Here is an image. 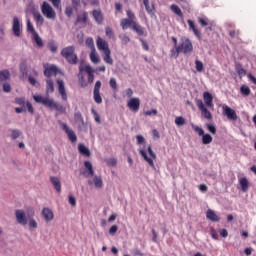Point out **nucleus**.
<instances>
[{"label": "nucleus", "mask_w": 256, "mask_h": 256, "mask_svg": "<svg viewBox=\"0 0 256 256\" xmlns=\"http://www.w3.org/2000/svg\"><path fill=\"white\" fill-rule=\"evenodd\" d=\"M179 53H183L184 55H189V53H193V42L191 39L183 36L180 39V43L176 46L175 57H179Z\"/></svg>", "instance_id": "1"}, {"label": "nucleus", "mask_w": 256, "mask_h": 256, "mask_svg": "<svg viewBox=\"0 0 256 256\" xmlns=\"http://www.w3.org/2000/svg\"><path fill=\"white\" fill-rule=\"evenodd\" d=\"M36 103H41L44 107H49L50 109H55L56 111H63V105L55 102L53 99L43 96H33Z\"/></svg>", "instance_id": "2"}, {"label": "nucleus", "mask_w": 256, "mask_h": 256, "mask_svg": "<svg viewBox=\"0 0 256 256\" xmlns=\"http://www.w3.org/2000/svg\"><path fill=\"white\" fill-rule=\"evenodd\" d=\"M15 217L19 225H27L29 223L30 227H33V221L31 220V212L25 209L15 210Z\"/></svg>", "instance_id": "3"}, {"label": "nucleus", "mask_w": 256, "mask_h": 256, "mask_svg": "<svg viewBox=\"0 0 256 256\" xmlns=\"http://www.w3.org/2000/svg\"><path fill=\"white\" fill-rule=\"evenodd\" d=\"M61 55L64 59H66L69 65H77L79 59L77 58V54H75V46H67L61 50Z\"/></svg>", "instance_id": "4"}, {"label": "nucleus", "mask_w": 256, "mask_h": 256, "mask_svg": "<svg viewBox=\"0 0 256 256\" xmlns=\"http://www.w3.org/2000/svg\"><path fill=\"white\" fill-rule=\"evenodd\" d=\"M147 151H148L150 157L147 156ZM139 154L141 155V157H143L144 161H146V163H148V165L150 167H152V169H155V162L154 161H155V159H157V154H155L153 152V148L151 147V145H149L147 147V150L141 149L139 151Z\"/></svg>", "instance_id": "5"}, {"label": "nucleus", "mask_w": 256, "mask_h": 256, "mask_svg": "<svg viewBox=\"0 0 256 256\" xmlns=\"http://www.w3.org/2000/svg\"><path fill=\"white\" fill-rule=\"evenodd\" d=\"M41 13L46 17V19H49L50 21H55V19H57V12H55V9H53V6L48 2L42 3Z\"/></svg>", "instance_id": "6"}, {"label": "nucleus", "mask_w": 256, "mask_h": 256, "mask_svg": "<svg viewBox=\"0 0 256 256\" xmlns=\"http://www.w3.org/2000/svg\"><path fill=\"white\" fill-rule=\"evenodd\" d=\"M12 33L15 37H21L23 35V24L17 16L12 20Z\"/></svg>", "instance_id": "7"}, {"label": "nucleus", "mask_w": 256, "mask_h": 256, "mask_svg": "<svg viewBox=\"0 0 256 256\" xmlns=\"http://www.w3.org/2000/svg\"><path fill=\"white\" fill-rule=\"evenodd\" d=\"M60 127L66 133V135L71 143H77V134H75V131H73L71 128H69L67 123H63V122L60 123Z\"/></svg>", "instance_id": "8"}, {"label": "nucleus", "mask_w": 256, "mask_h": 256, "mask_svg": "<svg viewBox=\"0 0 256 256\" xmlns=\"http://www.w3.org/2000/svg\"><path fill=\"white\" fill-rule=\"evenodd\" d=\"M93 97H94L95 103H97L98 105H101V103H103V98L101 97V81L100 80L96 81L94 85Z\"/></svg>", "instance_id": "9"}, {"label": "nucleus", "mask_w": 256, "mask_h": 256, "mask_svg": "<svg viewBox=\"0 0 256 256\" xmlns=\"http://www.w3.org/2000/svg\"><path fill=\"white\" fill-rule=\"evenodd\" d=\"M26 13V21H27V29L30 33H33V25L31 24V17H33V3L30 2L25 10Z\"/></svg>", "instance_id": "10"}, {"label": "nucleus", "mask_w": 256, "mask_h": 256, "mask_svg": "<svg viewBox=\"0 0 256 256\" xmlns=\"http://www.w3.org/2000/svg\"><path fill=\"white\" fill-rule=\"evenodd\" d=\"M196 105H197L198 109L201 111L204 119H207L208 121H211V119H213V114H211V112L209 110H207V107L203 103V100H198Z\"/></svg>", "instance_id": "11"}, {"label": "nucleus", "mask_w": 256, "mask_h": 256, "mask_svg": "<svg viewBox=\"0 0 256 256\" xmlns=\"http://www.w3.org/2000/svg\"><path fill=\"white\" fill-rule=\"evenodd\" d=\"M57 73H59V69L55 65H44V75L47 79H51V77H57Z\"/></svg>", "instance_id": "12"}, {"label": "nucleus", "mask_w": 256, "mask_h": 256, "mask_svg": "<svg viewBox=\"0 0 256 256\" xmlns=\"http://www.w3.org/2000/svg\"><path fill=\"white\" fill-rule=\"evenodd\" d=\"M223 115L227 116L230 121H237L238 116L235 110L227 105L222 107Z\"/></svg>", "instance_id": "13"}, {"label": "nucleus", "mask_w": 256, "mask_h": 256, "mask_svg": "<svg viewBox=\"0 0 256 256\" xmlns=\"http://www.w3.org/2000/svg\"><path fill=\"white\" fill-rule=\"evenodd\" d=\"M127 107L130 111L137 113L141 107V100L139 98H131L127 103Z\"/></svg>", "instance_id": "14"}, {"label": "nucleus", "mask_w": 256, "mask_h": 256, "mask_svg": "<svg viewBox=\"0 0 256 256\" xmlns=\"http://www.w3.org/2000/svg\"><path fill=\"white\" fill-rule=\"evenodd\" d=\"M96 45H97V49L99 51H102V53H104L105 51H109V43H107V41L101 37H98L96 40Z\"/></svg>", "instance_id": "15"}, {"label": "nucleus", "mask_w": 256, "mask_h": 256, "mask_svg": "<svg viewBox=\"0 0 256 256\" xmlns=\"http://www.w3.org/2000/svg\"><path fill=\"white\" fill-rule=\"evenodd\" d=\"M31 70V67L27 66V63H22L20 65V71L23 75V77H28V81L31 85H33V77L29 75V71Z\"/></svg>", "instance_id": "16"}, {"label": "nucleus", "mask_w": 256, "mask_h": 256, "mask_svg": "<svg viewBox=\"0 0 256 256\" xmlns=\"http://www.w3.org/2000/svg\"><path fill=\"white\" fill-rule=\"evenodd\" d=\"M74 121L78 124L79 131H82L83 127H85V120L83 119V114H81L79 111L75 112Z\"/></svg>", "instance_id": "17"}, {"label": "nucleus", "mask_w": 256, "mask_h": 256, "mask_svg": "<svg viewBox=\"0 0 256 256\" xmlns=\"http://www.w3.org/2000/svg\"><path fill=\"white\" fill-rule=\"evenodd\" d=\"M58 92L64 101H67V90H65V82L63 80H57Z\"/></svg>", "instance_id": "18"}, {"label": "nucleus", "mask_w": 256, "mask_h": 256, "mask_svg": "<svg viewBox=\"0 0 256 256\" xmlns=\"http://www.w3.org/2000/svg\"><path fill=\"white\" fill-rule=\"evenodd\" d=\"M84 167L87 169L86 171L82 172L84 177H93V175H95V170H93V164H91V162L85 161Z\"/></svg>", "instance_id": "19"}, {"label": "nucleus", "mask_w": 256, "mask_h": 256, "mask_svg": "<svg viewBox=\"0 0 256 256\" xmlns=\"http://www.w3.org/2000/svg\"><path fill=\"white\" fill-rule=\"evenodd\" d=\"M188 26L190 31H193L195 37L197 39H201V31L197 28V25H195V22L193 20H187Z\"/></svg>", "instance_id": "20"}, {"label": "nucleus", "mask_w": 256, "mask_h": 256, "mask_svg": "<svg viewBox=\"0 0 256 256\" xmlns=\"http://www.w3.org/2000/svg\"><path fill=\"white\" fill-rule=\"evenodd\" d=\"M15 102L17 103V105H21V107H26L29 113H33V106H31L29 101H26L25 98H16Z\"/></svg>", "instance_id": "21"}, {"label": "nucleus", "mask_w": 256, "mask_h": 256, "mask_svg": "<svg viewBox=\"0 0 256 256\" xmlns=\"http://www.w3.org/2000/svg\"><path fill=\"white\" fill-rule=\"evenodd\" d=\"M42 215L45 219L46 223H49V221H53L55 215L53 214V210L49 209V208H44L42 210Z\"/></svg>", "instance_id": "22"}, {"label": "nucleus", "mask_w": 256, "mask_h": 256, "mask_svg": "<svg viewBox=\"0 0 256 256\" xmlns=\"http://www.w3.org/2000/svg\"><path fill=\"white\" fill-rule=\"evenodd\" d=\"M93 19L98 23V25H101L103 23V12H101V9H96L92 11Z\"/></svg>", "instance_id": "23"}, {"label": "nucleus", "mask_w": 256, "mask_h": 256, "mask_svg": "<svg viewBox=\"0 0 256 256\" xmlns=\"http://www.w3.org/2000/svg\"><path fill=\"white\" fill-rule=\"evenodd\" d=\"M206 218L209 219V221H213L214 223L221 221V218L217 214H215V211L211 209L207 210Z\"/></svg>", "instance_id": "24"}, {"label": "nucleus", "mask_w": 256, "mask_h": 256, "mask_svg": "<svg viewBox=\"0 0 256 256\" xmlns=\"http://www.w3.org/2000/svg\"><path fill=\"white\" fill-rule=\"evenodd\" d=\"M137 21L129 20L128 18H123L120 21V27H122L123 31L125 29H129V27H133Z\"/></svg>", "instance_id": "25"}, {"label": "nucleus", "mask_w": 256, "mask_h": 256, "mask_svg": "<svg viewBox=\"0 0 256 256\" xmlns=\"http://www.w3.org/2000/svg\"><path fill=\"white\" fill-rule=\"evenodd\" d=\"M87 21H89V13L83 12L79 14L76 18V25L82 23L83 25H87Z\"/></svg>", "instance_id": "26"}, {"label": "nucleus", "mask_w": 256, "mask_h": 256, "mask_svg": "<svg viewBox=\"0 0 256 256\" xmlns=\"http://www.w3.org/2000/svg\"><path fill=\"white\" fill-rule=\"evenodd\" d=\"M33 40L36 43V47H38V49H43V47H45L43 39L39 37V34L35 30L33 31Z\"/></svg>", "instance_id": "27"}, {"label": "nucleus", "mask_w": 256, "mask_h": 256, "mask_svg": "<svg viewBox=\"0 0 256 256\" xmlns=\"http://www.w3.org/2000/svg\"><path fill=\"white\" fill-rule=\"evenodd\" d=\"M203 99H204L205 105L212 109V107H213V95H211V93H209V92H204L203 93Z\"/></svg>", "instance_id": "28"}, {"label": "nucleus", "mask_w": 256, "mask_h": 256, "mask_svg": "<svg viewBox=\"0 0 256 256\" xmlns=\"http://www.w3.org/2000/svg\"><path fill=\"white\" fill-rule=\"evenodd\" d=\"M50 181L52 185L55 187V190L57 191V193H61V180H59V178L55 176H51Z\"/></svg>", "instance_id": "29"}, {"label": "nucleus", "mask_w": 256, "mask_h": 256, "mask_svg": "<svg viewBox=\"0 0 256 256\" xmlns=\"http://www.w3.org/2000/svg\"><path fill=\"white\" fill-rule=\"evenodd\" d=\"M55 91V85L53 83V79L47 78L46 79V95H49V93H54Z\"/></svg>", "instance_id": "30"}, {"label": "nucleus", "mask_w": 256, "mask_h": 256, "mask_svg": "<svg viewBox=\"0 0 256 256\" xmlns=\"http://www.w3.org/2000/svg\"><path fill=\"white\" fill-rule=\"evenodd\" d=\"M103 61L107 63V65H113V58H111V49L102 52Z\"/></svg>", "instance_id": "31"}, {"label": "nucleus", "mask_w": 256, "mask_h": 256, "mask_svg": "<svg viewBox=\"0 0 256 256\" xmlns=\"http://www.w3.org/2000/svg\"><path fill=\"white\" fill-rule=\"evenodd\" d=\"M78 151L81 155H84V157H91V151L84 144L78 145Z\"/></svg>", "instance_id": "32"}, {"label": "nucleus", "mask_w": 256, "mask_h": 256, "mask_svg": "<svg viewBox=\"0 0 256 256\" xmlns=\"http://www.w3.org/2000/svg\"><path fill=\"white\" fill-rule=\"evenodd\" d=\"M84 71L88 75V83L89 84L93 83V81H95V75L93 74V68H91V66H86L84 68Z\"/></svg>", "instance_id": "33"}, {"label": "nucleus", "mask_w": 256, "mask_h": 256, "mask_svg": "<svg viewBox=\"0 0 256 256\" xmlns=\"http://www.w3.org/2000/svg\"><path fill=\"white\" fill-rule=\"evenodd\" d=\"M11 78V73L9 70H1L0 71V83H5V81H9Z\"/></svg>", "instance_id": "34"}, {"label": "nucleus", "mask_w": 256, "mask_h": 256, "mask_svg": "<svg viewBox=\"0 0 256 256\" xmlns=\"http://www.w3.org/2000/svg\"><path fill=\"white\" fill-rule=\"evenodd\" d=\"M33 15H34V19L36 21V25L38 27H41V25H43V23H45V18H43V16L39 12H34Z\"/></svg>", "instance_id": "35"}, {"label": "nucleus", "mask_w": 256, "mask_h": 256, "mask_svg": "<svg viewBox=\"0 0 256 256\" xmlns=\"http://www.w3.org/2000/svg\"><path fill=\"white\" fill-rule=\"evenodd\" d=\"M21 135H23V132H21V130H19V129H11L10 130V139H12L13 141H15L16 139H19V137H21Z\"/></svg>", "instance_id": "36"}, {"label": "nucleus", "mask_w": 256, "mask_h": 256, "mask_svg": "<svg viewBox=\"0 0 256 256\" xmlns=\"http://www.w3.org/2000/svg\"><path fill=\"white\" fill-rule=\"evenodd\" d=\"M242 191L245 193L249 191V180L246 177H243L239 180Z\"/></svg>", "instance_id": "37"}, {"label": "nucleus", "mask_w": 256, "mask_h": 256, "mask_svg": "<svg viewBox=\"0 0 256 256\" xmlns=\"http://www.w3.org/2000/svg\"><path fill=\"white\" fill-rule=\"evenodd\" d=\"M133 31H135L138 35H145V28H143L141 25L134 23L132 26Z\"/></svg>", "instance_id": "38"}, {"label": "nucleus", "mask_w": 256, "mask_h": 256, "mask_svg": "<svg viewBox=\"0 0 256 256\" xmlns=\"http://www.w3.org/2000/svg\"><path fill=\"white\" fill-rule=\"evenodd\" d=\"M170 9L172 12L175 13V15H177L178 17L183 18V12L181 11V8H179V6H177V4H172L170 6Z\"/></svg>", "instance_id": "39"}, {"label": "nucleus", "mask_w": 256, "mask_h": 256, "mask_svg": "<svg viewBox=\"0 0 256 256\" xmlns=\"http://www.w3.org/2000/svg\"><path fill=\"white\" fill-rule=\"evenodd\" d=\"M93 183L96 189H101V187H103V179L101 178V176H94Z\"/></svg>", "instance_id": "40"}, {"label": "nucleus", "mask_w": 256, "mask_h": 256, "mask_svg": "<svg viewBox=\"0 0 256 256\" xmlns=\"http://www.w3.org/2000/svg\"><path fill=\"white\" fill-rule=\"evenodd\" d=\"M90 60L92 63H99V55L97 54V50L93 48L90 52Z\"/></svg>", "instance_id": "41"}, {"label": "nucleus", "mask_w": 256, "mask_h": 256, "mask_svg": "<svg viewBox=\"0 0 256 256\" xmlns=\"http://www.w3.org/2000/svg\"><path fill=\"white\" fill-rule=\"evenodd\" d=\"M202 143L203 145H209L210 143H213V137L211 134H204L202 136Z\"/></svg>", "instance_id": "42"}, {"label": "nucleus", "mask_w": 256, "mask_h": 256, "mask_svg": "<svg viewBox=\"0 0 256 256\" xmlns=\"http://www.w3.org/2000/svg\"><path fill=\"white\" fill-rule=\"evenodd\" d=\"M240 93L245 95V97H249V95H251V89L247 85H242L240 88Z\"/></svg>", "instance_id": "43"}, {"label": "nucleus", "mask_w": 256, "mask_h": 256, "mask_svg": "<svg viewBox=\"0 0 256 256\" xmlns=\"http://www.w3.org/2000/svg\"><path fill=\"white\" fill-rule=\"evenodd\" d=\"M198 23H200L202 27H207L208 25H211V23H209V18L207 17H198Z\"/></svg>", "instance_id": "44"}, {"label": "nucleus", "mask_w": 256, "mask_h": 256, "mask_svg": "<svg viewBox=\"0 0 256 256\" xmlns=\"http://www.w3.org/2000/svg\"><path fill=\"white\" fill-rule=\"evenodd\" d=\"M192 129L195 131V133L199 135V137H202L205 134V131L203 130V128L195 124H192Z\"/></svg>", "instance_id": "45"}, {"label": "nucleus", "mask_w": 256, "mask_h": 256, "mask_svg": "<svg viewBox=\"0 0 256 256\" xmlns=\"http://www.w3.org/2000/svg\"><path fill=\"white\" fill-rule=\"evenodd\" d=\"M79 83H80V87H82L83 89H85V87H87V85H89V83L87 81H85V76H83V74L79 73Z\"/></svg>", "instance_id": "46"}, {"label": "nucleus", "mask_w": 256, "mask_h": 256, "mask_svg": "<svg viewBox=\"0 0 256 256\" xmlns=\"http://www.w3.org/2000/svg\"><path fill=\"white\" fill-rule=\"evenodd\" d=\"M206 127H207V130L209 131V133H212V135L217 134V128L213 124L208 123V124H206Z\"/></svg>", "instance_id": "47"}, {"label": "nucleus", "mask_w": 256, "mask_h": 256, "mask_svg": "<svg viewBox=\"0 0 256 256\" xmlns=\"http://www.w3.org/2000/svg\"><path fill=\"white\" fill-rule=\"evenodd\" d=\"M52 3L54 9L61 11V0H49Z\"/></svg>", "instance_id": "48"}, {"label": "nucleus", "mask_w": 256, "mask_h": 256, "mask_svg": "<svg viewBox=\"0 0 256 256\" xmlns=\"http://www.w3.org/2000/svg\"><path fill=\"white\" fill-rule=\"evenodd\" d=\"M85 44L91 49V51L95 49V42L93 41V38H87Z\"/></svg>", "instance_id": "49"}, {"label": "nucleus", "mask_w": 256, "mask_h": 256, "mask_svg": "<svg viewBox=\"0 0 256 256\" xmlns=\"http://www.w3.org/2000/svg\"><path fill=\"white\" fill-rule=\"evenodd\" d=\"M119 39H121V41L124 45H127V43H129V41H131V38H129V36H127L126 34H120Z\"/></svg>", "instance_id": "50"}, {"label": "nucleus", "mask_w": 256, "mask_h": 256, "mask_svg": "<svg viewBox=\"0 0 256 256\" xmlns=\"http://www.w3.org/2000/svg\"><path fill=\"white\" fill-rule=\"evenodd\" d=\"M106 37H109V39H113L115 33H113V28L106 27L105 28Z\"/></svg>", "instance_id": "51"}, {"label": "nucleus", "mask_w": 256, "mask_h": 256, "mask_svg": "<svg viewBox=\"0 0 256 256\" xmlns=\"http://www.w3.org/2000/svg\"><path fill=\"white\" fill-rule=\"evenodd\" d=\"M175 123H176V125L181 127V126L185 125V118H183L182 116H178L175 118Z\"/></svg>", "instance_id": "52"}, {"label": "nucleus", "mask_w": 256, "mask_h": 256, "mask_svg": "<svg viewBox=\"0 0 256 256\" xmlns=\"http://www.w3.org/2000/svg\"><path fill=\"white\" fill-rule=\"evenodd\" d=\"M109 85L113 91H117V79L111 78L109 81Z\"/></svg>", "instance_id": "53"}, {"label": "nucleus", "mask_w": 256, "mask_h": 256, "mask_svg": "<svg viewBox=\"0 0 256 256\" xmlns=\"http://www.w3.org/2000/svg\"><path fill=\"white\" fill-rule=\"evenodd\" d=\"M48 47L52 53H57V44L55 42H49Z\"/></svg>", "instance_id": "54"}, {"label": "nucleus", "mask_w": 256, "mask_h": 256, "mask_svg": "<svg viewBox=\"0 0 256 256\" xmlns=\"http://www.w3.org/2000/svg\"><path fill=\"white\" fill-rule=\"evenodd\" d=\"M195 65H196V70L201 73V71H203V62L196 60L195 61Z\"/></svg>", "instance_id": "55"}, {"label": "nucleus", "mask_w": 256, "mask_h": 256, "mask_svg": "<svg viewBox=\"0 0 256 256\" xmlns=\"http://www.w3.org/2000/svg\"><path fill=\"white\" fill-rule=\"evenodd\" d=\"M127 19H129L130 21H136V17H135V13H133V11L131 10H127Z\"/></svg>", "instance_id": "56"}, {"label": "nucleus", "mask_w": 256, "mask_h": 256, "mask_svg": "<svg viewBox=\"0 0 256 256\" xmlns=\"http://www.w3.org/2000/svg\"><path fill=\"white\" fill-rule=\"evenodd\" d=\"M2 89L4 91V93H11V84L9 83H4L2 86Z\"/></svg>", "instance_id": "57"}, {"label": "nucleus", "mask_w": 256, "mask_h": 256, "mask_svg": "<svg viewBox=\"0 0 256 256\" xmlns=\"http://www.w3.org/2000/svg\"><path fill=\"white\" fill-rule=\"evenodd\" d=\"M117 231H119V226L113 225L109 229V234L110 235H115V233H117Z\"/></svg>", "instance_id": "58"}, {"label": "nucleus", "mask_w": 256, "mask_h": 256, "mask_svg": "<svg viewBox=\"0 0 256 256\" xmlns=\"http://www.w3.org/2000/svg\"><path fill=\"white\" fill-rule=\"evenodd\" d=\"M144 115H146V117H151V115H157V109L147 110L144 112Z\"/></svg>", "instance_id": "59"}, {"label": "nucleus", "mask_w": 256, "mask_h": 256, "mask_svg": "<svg viewBox=\"0 0 256 256\" xmlns=\"http://www.w3.org/2000/svg\"><path fill=\"white\" fill-rule=\"evenodd\" d=\"M69 203L72 207H75L77 205V200L74 198L73 195H69Z\"/></svg>", "instance_id": "60"}, {"label": "nucleus", "mask_w": 256, "mask_h": 256, "mask_svg": "<svg viewBox=\"0 0 256 256\" xmlns=\"http://www.w3.org/2000/svg\"><path fill=\"white\" fill-rule=\"evenodd\" d=\"M72 1V8L79 9V5H81V0H71Z\"/></svg>", "instance_id": "61"}, {"label": "nucleus", "mask_w": 256, "mask_h": 256, "mask_svg": "<svg viewBox=\"0 0 256 256\" xmlns=\"http://www.w3.org/2000/svg\"><path fill=\"white\" fill-rule=\"evenodd\" d=\"M107 165H110V167H115V165H117V159L110 158L109 160H107Z\"/></svg>", "instance_id": "62"}, {"label": "nucleus", "mask_w": 256, "mask_h": 256, "mask_svg": "<svg viewBox=\"0 0 256 256\" xmlns=\"http://www.w3.org/2000/svg\"><path fill=\"white\" fill-rule=\"evenodd\" d=\"M65 15H67L68 17H71V15H73V7L71 6L66 7Z\"/></svg>", "instance_id": "63"}, {"label": "nucleus", "mask_w": 256, "mask_h": 256, "mask_svg": "<svg viewBox=\"0 0 256 256\" xmlns=\"http://www.w3.org/2000/svg\"><path fill=\"white\" fill-rule=\"evenodd\" d=\"M89 5H92V7H99V0H87Z\"/></svg>", "instance_id": "64"}]
</instances>
